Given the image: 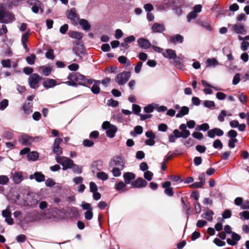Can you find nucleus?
I'll return each mask as SVG.
<instances>
[{"label": "nucleus", "mask_w": 249, "mask_h": 249, "mask_svg": "<svg viewBox=\"0 0 249 249\" xmlns=\"http://www.w3.org/2000/svg\"><path fill=\"white\" fill-rule=\"evenodd\" d=\"M117 131V128L113 125L106 131V135L108 137L112 138L115 137V134Z\"/></svg>", "instance_id": "obj_23"}, {"label": "nucleus", "mask_w": 249, "mask_h": 249, "mask_svg": "<svg viewBox=\"0 0 249 249\" xmlns=\"http://www.w3.org/2000/svg\"><path fill=\"white\" fill-rule=\"evenodd\" d=\"M70 169H72L73 173L77 174H80L82 173V167L79 166L73 162Z\"/></svg>", "instance_id": "obj_33"}, {"label": "nucleus", "mask_w": 249, "mask_h": 249, "mask_svg": "<svg viewBox=\"0 0 249 249\" xmlns=\"http://www.w3.org/2000/svg\"><path fill=\"white\" fill-rule=\"evenodd\" d=\"M197 16L198 15L196 12L194 11L190 12L187 16L188 21L190 22L192 19L196 18Z\"/></svg>", "instance_id": "obj_45"}, {"label": "nucleus", "mask_w": 249, "mask_h": 249, "mask_svg": "<svg viewBox=\"0 0 249 249\" xmlns=\"http://www.w3.org/2000/svg\"><path fill=\"white\" fill-rule=\"evenodd\" d=\"M119 104V102L113 99H109L107 101V105L108 106L112 107H117Z\"/></svg>", "instance_id": "obj_55"}, {"label": "nucleus", "mask_w": 249, "mask_h": 249, "mask_svg": "<svg viewBox=\"0 0 249 249\" xmlns=\"http://www.w3.org/2000/svg\"><path fill=\"white\" fill-rule=\"evenodd\" d=\"M42 77L37 73L31 74L28 78V83L30 87L32 89H36L39 87L38 83Z\"/></svg>", "instance_id": "obj_5"}, {"label": "nucleus", "mask_w": 249, "mask_h": 249, "mask_svg": "<svg viewBox=\"0 0 249 249\" xmlns=\"http://www.w3.org/2000/svg\"><path fill=\"white\" fill-rule=\"evenodd\" d=\"M27 157L29 160L35 161L38 158V153L35 151L29 152L27 155Z\"/></svg>", "instance_id": "obj_36"}, {"label": "nucleus", "mask_w": 249, "mask_h": 249, "mask_svg": "<svg viewBox=\"0 0 249 249\" xmlns=\"http://www.w3.org/2000/svg\"><path fill=\"white\" fill-rule=\"evenodd\" d=\"M29 35L30 33L29 32H26L22 35L21 40L22 43H27L28 42Z\"/></svg>", "instance_id": "obj_57"}, {"label": "nucleus", "mask_w": 249, "mask_h": 249, "mask_svg": "<svg viewBox=\"0 0 249 249\" xmlns=\"http://www.w3.org/2000/svg\"><path fill=\"white\" fill-rule=\"evenodd\" d=\"M8 105V100L7 99H3L0 103V109L4 110Z\"/></svg>", "instance_id": "obj_59"}, {"label": "nucleus", "mask_w": 249, "mask_h": 249, "mask_svg": "<svg viewBox=\"0 0 249 249\" xmlns=\"http://www.w3.org/2000/svg\"><path fill=\"white\" fill-rule=\"evenodd\" d=\"M197 23L199 26H201L202 27L204 28L206 30L211 31L212 30V28L210 24L206 21H197Z\"/></svg>", "instance_id": "obj_34"}, {"label": "nucleus", "mask_w": 249, "mask_h": 249, "mask_svg": "<svg viewBox=\"0 0 249 249\" xmlns=\"http://www.w3.org/2000/svg\"><path fill=\"white\" fill-rule=\"evenodd\" d=\"M9 182V178L5 175L0 176V185H7ZM4 188L3 187L0 186V191H3Z\"/></svg>", "instance_id": "obj_22"}, {"label": "nucleus", "mask_w": 249, "mask_h": 249, "mask_svg": "<svg viewBox=\"0 0 249 249\" xmlns=\"http://www.w3.org/2000/svg\"><path fill=\"white\" fill-rule=\"evenodd\" d=\"M93 141L89 139H85L83 142V144L85 147H90L94 145Z\"/></svg>", "instance_id": "obj_51"}, {"label": "nucleus", "mask_w": 249, "mask_h": 249, "mask_svg": "<svg viewBox=\"0 0 249 249\" xmlns=\"http://www.w3.org/2000/svg\"><path fill=\"white\" fill-rule=\"evenodd\" d=\"M213 147L215 149H222L223 147V144L220 140L217 139L213 142Z\"/></svg>", "instance_id": "obj_49"}, {"label": "nucleus", "mask_w": 249, "mask_h": 249, "mask_svg": "<svg viewBox=\"0 0 249 249\" xmlns=\"http://www.w3.org/2000/svg\"><path fill=\"white\" fill-rule=\"evenodd\" d=\"M224 134L223 131L219 128H214L209 130L207 132V135L211 138H214L215 136L221 137Z\"/></svg>", "instance_id": "obj_9"}, {"label": "nucleus", "mask_w": 249, "mask_h": 249, "mask_svg": "<svg viewBox=\"0 0 249 249\" xmlns=\"http://www.w3.org/2000/svg\"><path fill=\"white\" fill-rule=\"evenodd\" d=\"M1 64L3 67L10 68L11 67V62L10 59L2 60Z\"/></svg>", "instance_id": "obj_48"}, {"label": "nucleus", "mask_w": 249, "mask_h": 249, "mask_svg": "<svg viewBox=\"0 0 249 249\" xmlns=\"http://www.w3.org/2000/svg\"><path fill=\"white\" fill-rule=\"evenodd\" d=\"M118 60L119 63L124 64L126 66L128 67L131 65V61L124 56H120L118 57Z\"/></svg>", "instance_id": "obj_31"}, {"label": "nucleus", "mask_w": 249, "mask_h": 249, "mask_svg": "<svg viewBox=\"0 0 249 249\" xmlns=\"http://www.w3.org/2000/svg\"><path fill=\"white\" fill-rule=\"evenodd\" d=\"M30 179H35L36 181L41 182L45 181V176L41 172H36L34 174L31 175L29 177Z\"/></svg>", "instance_id": "obj_14"}, {"label": "nucleus", "mask_w": 249, "mask_h": 249, "mask_svg": "<svg viewBox=\"0 0 249 249\" xmlns=\"http://www.w3.org/2000/svg\"><path fill=\"white\" fill-rule=\"evenodd\" d=\"M69 36L78 40H80L83 37V34L77 31H71L69 33Z\"/></svg>", "instance_id": "obj_26"}, {"label": "nucleus", "mask_w": 249, "mask_h": 249, "mask_svg": "<svg viewBox=\"0 0 249 249\" xmlns=\"http://www.w3.org/2000/svg\"><path fill=\"white\" fill-rule=\"evenodd\" d=\"M41 4V3L40 2V3H37L34 6H32L31 8L32 12L35 14H37L39 10L40 9L41 12L43 13V10L40 8Z\"/></svg>", "instance_id": "obj_50"}, {"label": "nucleus", "mask_w": 249, "mask_h": 249, "mask_svg": "<svg viewBox=\"0 0 249 249\" xmlns=\"http://www.w3.org/2000/svg\"><path fill=\"white\" fill-rule=\"evenodd\" d=\"M213 242L216 246L218 247H223L226 245L225 242L221 241L218 238H215Z\"/></svg>", "instance_id": "obj_60"}, {"label": "nucleus", "mask_w": 249, "mask_h": 249, "mask_svg": "<svg viewBox=\"0 0 249 249\" xmlns=\"http://www.w3.org/2000/svg\"><path fill=\"white\" fill-rule=\"evenodd\" d=\"M55 160L57 163L62 165L63 170L70 169L73 162L71 159L62 156H55Z\"/></svg>", "instance_id": "obj_3"}, {"label": "nucleus", "mask_w": 249, "mask_h": 249, "mask_svg": "<svg viewBox=\"0 0 249 249\" xmlns=\"http://www.w3.org/2000/svg\"><path fill=\"white\" fill-rule=\"evenodd\" d=\"M227 113L226 111L224 110H222L220 113V114L218 116V120L220 122H223L224 121V118L226 116Z\"/></svg>", "instance_id": "obj_52"}, {"label": "nucleus", "mask_w": 249, "mask_h": 249, "mask_svg": "<svg viewBox=\"0 0 249 249\" xmlns=\"http://www.w3.org/2000/svg\"><path fill=\"white\" fill-rule=\"evenodd\" d=\"M132 110L135 114L139 115L140 114V112L141 111V108L139 105L133 104L132 105Z\"/></svg>", "instance_id": "obj_63"}, {"label": "nucleus", "mask_w": 249, "mask_h": 249, "mask_svg": "<svg viewBox=\"0 0 249 249\" xmlns=\"http://www.w3.org/2000/svg\"><path fill=\"white\" fill-rule=\"evenodd\" d=\"M37 198L38 196L33 193L28 194L26 197L27 205L31 206L32 207H36L38 202Z\"/></svg>", "instance_id": "obj_8"}, {"label": "nucleus", "mask_w": 249, "mask_h": 249, "mask_svg": "<svg viewBox=\"0 0 249 249\" xmlns=\"http://www.w3.org/2000/svg\"><path fill=\"white\" fill-rule=\"evenodd\" d=\"M209 125L207 123H204L201 125H197L196 127V130L197 131H206L207 130H209Z\"/></svg>", "instance_id": "obj_37"}, {"label": "nucleus", "mask_w": 249, "mask_h": 249, "mask_svg": "<svg viewBox=\"0 0 249 249\" xmlns=\"http://www.w3.org/2000/svg\"><path fill=\"white\" fill-rule=\"evenodd\" d=\"M153 176V174L149 171H146L144 173V177L148 181H150L152 179Z\"/></svg>", "instance_id": "obj_61"}, {"label": "nucleus", "mask_w": 249, "mask_h": 249, "mask_svg": "<svg viewBox=\"0 0 249 249\" xmlns=\"http://www.w3.org/2000/svg\"><path fill=\"white\" fill-rule=\"evenodd\" d=\"M67 78L69 81L65 83L72 87H77V85H79L89 87L88 85H92L94 81V79H88L79 72H71L69 74Z\"/></svg>", "instance_id": "obj_1"}, {"label": "nucleus", "mask_w": 249, "mask_h": 249, "mask_svg": "<svg viewBox=\"0 0 249 249\" xmlns=\"http://www.w3.org/2000/svg\"><path fill=\"white\" fill-rule=\"evenodd\" d=\"M240 81V74L239 73H236L233 77L232 80V84L236 85L239 83Z\"/></svg>", "instance_id": "obj_58"}, {"label": "nucleus", "mask_w": 249, "mask_h": 249, "mask_svg": "<svg viewBox=\"0 0 249 249\" xmlns=\"http://www.w3.org/2000/svg\"><path fill=\"white\" fill-rule=\"evenodd\" d=\"M204 106L206 107L211 108L215 107V103L213 101L210 100H205L203 103Z\"/></svg>", "instance_id": "obj_47"}, {"label": "nucleus", "mask_w": 249, "mask_h": 249, "mask_svg": "<svg viewBox=\"0 0 249 249\" xmlns=\"http://www.w3.org/2000/svg\"><path fill=\"white\" fill-rule=\"evenodd\" d=\"M130 76L131 73L129 71H124L117 74L114 80L118 85H123L129 80Z\"/></svg>", "instance_id": "obj_4"}, {"label": "nucleus", "mask_w": 249, "mask_h": 249, "mask_svg": "<svg viewBox=\"0 0 249 249\" xmlns=\"http://www.w3.org/2000/svg\"><path fill=\"white\" fill-rule=\"evenodd\" d=\"M97 177L98 178L101 179L103 181L107 180L108 178V176L107 174L104 172H100L97 174Z\"/></svg>", "instance_id": "obj_42"}, {"label": "nucleus", "mask_w": 249, "mask_h": 249, "mask_svg": "<svg viewBox=\"0 0 249 249\" xmlns=\"http://www.w3.org/2000/svg\"><path fill=\"white\" fill-rule=\"evenodd\" d=\"M15 20V16L12 13L2 8L0 9V23L8 24L12 23Z\"/></svg>", "instance_id": "obj_2"}, {"label": "nucleus", "mask_w": 249, "mask_h": 249, "mask_svg": "<svg viewBox=\"0 0 249 249\" xmlns=\"http://www.w3.org/2000/svg\"><path fill=\"white\" fill-rule=\"evenodd\" d=\"M189 111V108L186 106H183L181 108L180 111L176 114V117L181 118L184 115L188 114Z\"/></svg>", "instance_id": "obj_25"}, {"label": "nucleus", "mask_w": 249, "mask_h": 249, "mask_svg": "<svg viewBox=\"0 0 249 249\" xmlns=\"http://www.w3.org/2000/svg\"><path fill=\"white\" fill-rule=\"evenodd\" d=\"M151 30L154 33H161L165 31L163 24L156 22L151 27Z\"/></svg>", "instance_id": "obj_13"}, {"label": "nucleus", "mask_w": 249, "mask_h": 249, "mask_svg": "<svg viewBox=\"0 0 249 249\" xmlns=\"http://www.w3.org/2000/svg\"><path fill=\"white\" fill-rule=\"evenodd\" d=\"M249 47V42H247L246 41H243L242 42L241 44V49L242 51H247Z\"/></svg>", "instance_id": "obj_64"}, {"label": "nucleus", "mask_w": 249, "mask_h": 249, "mask_svg": "<svg viewBox=\"0 0 249 249\" xmlns=\"http://www.w3.org/2000/svg\"><path fill=\"white\" fill-rule=\"evenodd\" d=\"M56 85V81L55 80L52 79H47L42 83L43 86L47 89L53 88Z\"/></svg>", "instance_id": "obj_20"}, {"label": "nucleus", "mask_w": 249, "mask_h": 249, "mask_svg": "<svg viewBox=\"0 0 249 249\" xmlns=\"http://www.w3.org/2000/svg\"><path fill=\"white\" fill-rule=\"evenodd\" d=\"M36 59V56L35 54H31L30 56L26 58L27 62L30 65H33Z\"/></svg>", "instance_id": "obj_41"}, {"label": "nucleus", "mask_w": 249, "mask_h": 249, "mask_svg": "<svg viewBox=\"0 0 249 249\" xmlns=\"http://www.w3.org/2000/svg\"><path fill=\"white\" fill-rule=\"evenodd\" d=\"M126 187V184L122 181L119 182L115 185V189L118 191H123V189Z\"/></svg>", "instance_id": "obj_39"}, {"label": "nucleus", "mask_w": 249, "mask_h": 249, "mask_svg": "<svg viewBox=\"0 0 249 249\" xmlns=\"http://www.w3.org/2000/svg\"><path fill=\"white\" fill-rule=\"evenodd\" d=\"M103 161L101 160L94 161L91 165L92 169L101 170L103 167Z\"/></svg>", "instance_id": "obj_28"}, {"label": "nucleus", "mask_w": 249, "mask_h": 249, "mask_svg": "<svg viewBox=\"0 0 249 249\" xmlns=\"http://www.w3.org/2000/svg\"><path fill=\"white\" fill-rule=\"evenodd\" d=\"M213 212L208 208L205 210V212L201 215V217L208 221H212L213 219Z\"/></svg>", "instance_id": "obj_17"}, {"label": "nucleus", "mask_w": 249, "mask_h": 249, "mask_svg": "<svg viewBox=\"0 0 249 249\" xmlns=\"http://www.w3.org/2000/svg\"><path fill=\"white\" fill-rule=\"evenodd\" d=\"M123 169H121L118 167H113L112 170V173L114 177H118L121 176V172Z\"/></svg>", "instance_id": "obj_44"}, {"label": "nucleus", "mask_w": 249, "mask_h": 249, "mask_svg": "<svg viewBox=\"0 0 249 249\" xmlns=\"http://www.w3.org/2000/svg\"><path fill=\"white\" fill-rule=\"evenodd\" d=\"M184 40V37L179 34H177L174 36H170L169 38V41L172 43H182Z\"/></svg>", "instance_id": "obj_15"}, {"label": "nucleus", "mask_w": 249, "mask_h": 249, "mask_svg": "<svg viewBox=\"0 0 249 249\" xmlns=\"http://www.w3.org/2000/svg\"><path fill=\"white\" fill-rule=\"evenodd\" d=\"M233 29L234 32L238 34L245 35L247 32L245 29L244 25L241 24H234L233 25Z\"/></svg>", "instance_id": "obj_18"}, {"label": "nucleus", "mask_w": 249, "mask_h": 249, "mask_svg": "<svg viewBox=\"0 0 249 249\" xmlns=\"http://www.w3.org/2000/svg\"><path fill=\"white\" fill-rule=\"evenodd\" d=\"M227 136L231 139H236V137L237 136V133L235 130L231 129L228 132Z\"/></svg>", "instance_id": "obj_56"}, {"label": "nucleus", "mask_w": 249, "mask_h": 249, "mask_svg": "<svg viewBox=\"0 0 249 249\" xmlns=\"http://www.w3.org/2000/svg\"><path fill=\"white\" fill-rule=\"evenodd\" d=\"M33 104L31 103H25L22 106V109L26 114H29L33 112Z\"/></svg>", "instance_id": "obj_21"}, {"label": "nucleus", "mask_w": 249, "mask_h": 249, "mask_svg": "<svg viewBox=\"0 0 249 249\" xmlns=\"http://www.w3.org/2000/svg\"><path fill=\"white\" fill-rule=\"evenodd\" d=\"M53 151L56 156H60L62 154V149L59 146H53Z\"/></svg>", "instance_id": "obj_53"}, {"label": "nucleus", "mask_w": 249, "mask_h": 249, "mask_svg": "<svg viewBox=\"0 0 249 249\" xmlns=\"http://www.w3.org/2000/svg\"><path fill=\"white\" fill-rule=\"evenodd\" d=\"M15 183L19 184L24 179L22 173L20 172H15L12 177Z\"/></svg>", "instance_id": "obj_19"}, {"label": "nucleus", "mask_w": 249, "mask_h": 249, "mask_svg": "<svg viewBox=\"0 0 249 249\" xmlns=\"http://www.w3.org/2000/svg\"><path fill=\"white\" fill-rule=\"evenodd\" d=\"M110 165L116 166V167L124 169V161L123 158L119 156H114L110 163Z\"/></svg>", "instance_id": "obj_7"}, {"label": "nucleus", "mask_w": 249, "mask_h": 249, "mask_svg": "<svg viewBox=\"0 0 249 249\" xmlns=\"http://www.w3.org/2000/svg\"><path fill=\"white\" fill-rule=\"evenodd\" d=\"M163 55L165 57L173 59H175L177 57L175 51L172 49H167L166 53H164Z\"/></svg>", "instance_id": "obj_29"}, {"label": "nucleus", "mask_w": 249, "mask_h": 249, "mask_svg": "<svg viewBox=\"0 0 249 249\" xmlns=\"http://www.w3.org/2000/svg\"><path fill=\"white\" fill-rule=\"evenodd\" d=\"M10 207L8 206L5 210L2 211V215L5 217V221L9 225H12L14 223L13 219L11 218V213L9 211Z\"/></svg>", "instance_id": "obj_10"}, {"label": "nucleus", "mask_w": 249, "mask_h": 249, "mask_svg": "<svg viewBox=\"0 0 249 249\" xmlns=\"http://www.w3.org/2000/svg\"><path fill=\"white\" fill-rule=\"evenodd\" d=\"M91 91L93 94H98L100 92V88L98 85L96 84H93V85L91 88Z\"/></svg>", "instance_id": "obj_54"}, {"label": "nucleus", "mask_w": 249, "mask_h": 249, "mask_svg": "<svg viewBox=\"0 0 249 249\" xmlns=\"http://www.w3.org/2000/svg\"><path fill=\"white\" fill-rule=\"evenodd\" d=\"M137 42L139 47L143 49H148L152 46L149 41L143 37L139 38Z\"/></svg>", "instance_id": "obj_12"}, {"label": "nucleus", "mask_w": 249, "mask_h": 249, "mask_svg": "<svg viewBox=\"0 0 249 249\" xmlns=\"http://www.w3.org/2000/svg\"><path fill=\"white\" fill-rule=\"evenodd\" d=\"M181 202L183 209L186 211L187 217L190 214V206L189 203H186L183 198H181Z\"/></svg>", "instance_id": "obj_32"}, {"label": "nucleus", "mask_w": 249, "mask_h": 249, "mask_svg": "<svg viewBox=\"0 0 249 249\" xmlns=\"http://www.w3.org/2000/svg\"><path fill=\"white\" fill-rule=\"evenodd\" d=\"M79 23L84 30H89L90 29L91 26L88 20L85 19H81L79 20Z\"/></svg>", "instance_id": "obj_27"}, {"label": "nucleus", "mask_w": 249, "mask_h": 249, "mask_svg": "<svg viewBox=\"0 0 249 249\" xmlns=\"http://www.w3.org/2000/svg\"><path fill=\"white\" fill-rule=\"evenodd\" d=\"M143 132V128L140 125H137L134 128V131H131L130 134L131 136H135L136 134H141Z\"/></svg>", "instance_id": "obj_35"}, {"label": "nucleus", "mask_w": 249, "mask_h": 249, "mask_svg": "<svg viewBox=\"0 0 249 249\" xmlns=\"http://www.w3.org/2000/svg\"><path fill=\"white\" fill-rule=\"evenodd\" d=\"M76 10L75 8H72L68 12L67 17L69 19L74 21H75L76 19H78L77 15L76 13Z\"/></svg>", "instance_id": "obj_24"}, {"label": "nucleus", "mask_w": 249, "mask_h": 249, "mask_svg": "<svg viewBox=\"0 0 249 249\" xmlns=\"http://www.w3.org/2000/svg\"><path fill=\"white\" fill-rule=\"evenodd\" d=\"M55 184V182L51 178H48L45 181V185L47 187H51L53 186Z\"/></svg>", "instance_id": "obj_62"}, {"label": "nucleus", "mask_w": 249, "mask_h": 249, "mask_svg": "<svg viewBox=\"0 0 249 249\" xmlns=\"http://www.w3.org/2000/svg\"><path fill=\"white\" fill-rule=\"evenodd\" d=\"M123 178L124 183L126 184H129L131 181L136 178L135 175L132 172H126L124 174Z\"/></svg>", "instance_id": "obj_16"}, {"label": "nucleus", "mask_w": 249, "mask_h": 249, "mask_svg": "<svg viewBox=\"0 0 249 249\" xmlns=\"http://www.w3.org/2000/svg\"><path fill=\"white\" fill-rule=\"evenodd\" d=\"M46 57L48 59L53 60L55 56L53 54V50L52 49H49L45 53Z\"/></svg>", "instance_id": "obj_43"}, {"label": "nucleus", "mask_w": 249, "mask_h": 249, "mask_svg": "<svg viewBox=\"0 0 249 249\" xmlns=\"http://www.w3.org/2000/svg\"><path fill=\"white\" fill-rule=\"evenodd\" d=\"M163 4V8L173 7L175 6V1L174 0H165Z\"/></svg>", "instance_id": "obj_40"}, {"label": "nucleus", "mask_w": 249, "mask_h": 249, "mask_svg": "<svg viewBox=\"0 0 249 249\" xmlns=\"http://www.w3.org/2000/svg\"><path fill=\"white\" fill-rule=\"evenodd\" d=\"M174 65L178 68L180 70L183 69V65L182 63L181 60L179 58L176 57L174 59Z\"/></svg>", "instance_id": "obj_38"}, {"label": "nucleus", "mask_w": 249, "mask_h": 249, "mask_svg": "<svg viewBox=\"0 0 249 249\" xmlns=\"http://www.w3.org/2000/svg\"><path fill=\"white\" fill-rule=\"evenodd\" d=\"M147 182L142 178H138L137 179L132 181L131 186L133 188H140L146 186Z\"/></svg>", "instance_id": "obj_11"}, {"label": "nucleus", "mask_w": 249, "mask_h": 249, "mask_svg": "<svg viewBox=\"0 0 249 249\" xmlns=\"http://www.w3.org/2000/svg\"><path fill=\"white\" fill-rule=\"evenodd\" d=\"M206 64L207 67H215L216 66L218 65V62L214 58H208L206 60Z\"/></svg>", "instance_id": "obj_30"}, {"label": "nucleus", "mask_w": 249, "mask_h": 249, "mask_svg": "<svg viewBox=\"0 0 249 249\" xmlns=\"http://www.w3.org/2000/svg\"><path fill=\"white\" fill-rule=\"evenodd\" d=\"M41 138L39 137H32L27 134L22 135L19 138V142L23 145H30L33 142L38 141Z\"/></svg>", "instance_id": "obj_6"}, {"label": "nucleus", "mask_w": 249, "mask_h": 249, "mask_svg": "<svg viewBox=\"0 0 249 249\" xmlns=\"http://www.w3.org/2000/svg\"><path fill=\"white\" fill-rule=\"evenodd\" d=\"M42 69V73L45 76H48L50 74L52 70L50 67L42 66L40 67Z\"/></svg>", "instance_id": "obj_46"}]
</instances>
